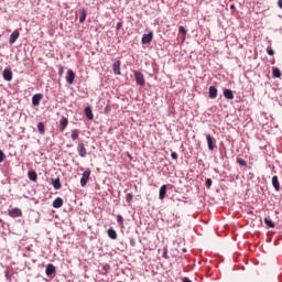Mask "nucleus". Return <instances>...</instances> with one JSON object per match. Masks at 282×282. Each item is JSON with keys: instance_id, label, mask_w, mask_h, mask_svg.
Returning <instances> with one entry per match:
<instances>
[{"instance_id": "nucleus-38", "label": "nucleus", "mask_w": 282, "mask_h": 282, "mask_svg": "<svg viewBox=\"0 0 282 282\" xmlns=\"http://www.w3.org/2000/svg\"><path fill=\"white\" fill-rule=\"evenodd\" d=\"M109 111H111V106L107 105L105 107V113H109Z\"/></svg>"}, {"instance_id": "nucleus-20", "label": "nucleus", "mask_w": 282, "mask_h": 282, "mask_svg": "<svg viewBox=\"0 0 282 282\" xmlns=\"http://www.w3.org/2000/svg\"><path fill=\"white\" fill-rule=\"evenodd\" d=\"M166 185H162L159 189V199H164L166 197Z\"/></svg>"}, {"instance_id": "nucleus-29", "label": "nucleus", "mask_w": 282, "mask_h": 282, "mask_svg": "<svg viewBox=\"0 0 282 282\" xmlns=\"http://www.w3.org/2000/svg\"><path fill=\"white\" fill-rule=\"evenodd\" d=\"M237 163L240 165V166H248V162L241 158H237Z\"/></svg>"}, {"instance_id": "nucleus-41", "label": "nucleus", "mask_w": 282, "mask_h": 282, "mask_svg": "<svg viewBox=\"0 0 282 282\" xmlns=\"http://www.w3.org/2000/svg\"><path fill=\"white\" fill-rule=\"evenodd\" d=\"M130 246H131L132 248H135V240L131 239V240H130Z\"/></svg>"}, {"instance_id": "nucleus-12", "label": "nucleus", "mask_w": 282, "mask_h": 282, "mask_svg": "<svg viewBox=\"0 0 282 282\" xmlns=\"http://www.w3.org/2000/svg\"><path fill=\"white\" fill-rule=\"evenodd\" d=\"M77 12L79 14V23H85L87 19V10H85V8H82Z\"/></svg>"}, {"instance_id": "nucleus-10", "label": "nucleus", "mask_w": 282, "mask_h": 282, "mask_svg": "<svg viewBox=\"0 0 282 282\" xmlns=\"http://www.w3.org/2000/svg\"><path fill=\"white\" fill-rule=\"evenodd\" d=\"M41 100H43V95L36 94L32 97V105L33 107H39L41 105Z\"/></svg>"}, {"instance_id": "nucleus-39", "label": "nucleus", "mask_w": 282, "mask_h": 282, "mask_svg": "<svg viewBox=\"0 0 282 282\" xmlns=\"http://www.w3.org/2000/svg\"><path fill=\"white\" fill-rule=\"evenodd\" d=\"M171 158L172 160H177V152H172Z\"/></svg>"}, {"instance_id": "nucleus-7", "label": "nucleus", "mask_w": 282, "mask_h": 282, "mask_svg": "<svg viewBox=\"0 0 282 282\" xmlns=\"http://www.w3.org/2000/svg\"><path fill=\"white\" fill-rule=\"evenodd\" d=\"M19 36H21V33L19 32V30H14L9 37L10 45H14Z\"/></svg>"}, {"instance_id": "nucleus-17", "label": "nucleus", "mask_w": 282, "mask_h": 282, "mask_svg": "<svg viewBox=\"0 0 282 282\" xmlns=\"http://www.w3.org/2000/svg\"><path fill=\"white\" fill-rule=\"evenodd\" d=\"M55 272H56V267H54V264L52 263H48L45 270L46 276H52V274H54Z\"/></svg>"}, {"instance_id": "nucleus-14", "label": "nucleus", "mask_w": 282, "mask_h": 282, "mask_svg": "<svg viewBox=\"0 0 282 282\" xmlns=\"http://www.w3.org/2000/svg\"><path fill=\"white\" fill-rule=\"evenodd\" d=\"M223 96L227 99V100H235V94H232V91L228 88H225L223 90Z\"/></svg>"}, {"instance_id": "nucleus-44", "label": "nucleus", "mask_w": 282, "mask_h": 282, "mask_svg": "<svg viewBox=\"0 0 282 282\" xmlns=\"http://www.w3.org/2000/svg\"><path fill=\"white\" fill-rule=\"evenodd\" d=\"M183 252H186V249H183Z\"/></svg>"}, {"instance_id": "nucleus-24", "label": "nucleus", "mask_w": 282, "mask_h": 282, "mask_svg": "<svg viewBox=\"0 0 282 282\" xmlns=\"http://www.w3.org/2000/svg\"><path fill=\"white\" fill-rule=\"evenodd\" d=\"M79 137H80V130L78 129L72 130V134H70L72 140L76 141L78 140Z\"/></svg>"}, {"instance_id": "nucleus-28", "label": "nucleus", "mask_w": 282, "mask_h": 282, "mask_svg": "<svg viewBox=\"0 0 282 282\" xmlns=\"http://www.w3.org/2000/svg\"><path fill=\"white\" fill-rule=\"evenodd\" d=\"M162 257H163V259H169V247H164L163 249H162Z\"/></svg>"}, {"instance_id": "nucleus-6", "label": "nucleus", "mask_w": 282, "mask_h": 282, "mask_svg": "<svg viewBox=\"0 0 282 282\" xmlns=\"http://www.w3.org/2000/svg\"><path fill=\"white\" fill-rule=\"evenodd\" d=\"M76 78V73H74V70L68 69L66 73V83L68 85H74V80Z\"/></svg>"}, {"instance_id": "nucleus-37", "label": "nucleus", "mask_w": 282, "mask_h": 282, "mask_svg": "<svg viewBox=\"0 0 282 282\" xmlns=\"http://www.w3.org/2000/svg\"><path fill=\"white\" fill-rule=\"evenodd\" d=\"M64 72H65V68L63 66H59V68H58L59 76H63Z\"/></svg>"}, {"instance_id": "nucleus-11", "label": "nucleus", "mask_w": 282, "mask_h": 282, "mask_svg": "<svg viewBox=\"0 0 282 282\" xmlns=\"http://www.w3.org/2000/svg\"><path fill=\"white\" fill-rule=\"evenodd\" d=\"M67 124H69V119H67V117H62L59 120V131H65V129H67Z\"/></svg>"}, {"instance_id": "nucleus-34", "label": "nucleus", "mask_w": 282, "mask_h": 282, "mask_svg": "<svg viewBox=\"0 0 282 282\" xmlns=\"http://www.w3.org/2000/svg\"><path fill=\"white\" fill-rule=\"evenodd\" d=\"M267 54H269V56H274V50H272V46L267 48Z\"/></svg>"}, {"instance_id": "nucleus-31", "label": "nucleus", "mask_w": 282, "mask_h": 282, "mask_svg": "<svg viewBox=\"0 0 282 282\" xmlns=\"http://www.w3.org/2000/svg\"><path fill=\"white\" fill-rule=\"evenodd\" d=\"M126 202H127L128 204H131V203L133 202V194H132V193H128V194L126 195Z\"/></svg>"}, {"instance_id": "nucleus-32", "label": "nucleus", "mask_w": 282, "mask_h": 282, "mask_svg": "<svg viewBox=\"0 0 282 282\" xmlns=\"http://www.w3.org/2000/svg\"><path fill=\"white\" fill-rule=\"evenodd\" d=\"M178 32H180V34H182L183 36H186V34H187L188 31H186V28L180 26V28H178Z\"/></svg>"}, {"instance_id": "nucleus-30", "label": "nucleus", "mask_w": 282, "mask_h": 282, "mask_svg": "<svg viewBox=\"0 0 282 282\" xmlns=\"http://www.w3.org/2000/svg\"><path fill=\"white\" fill-rule=\"evenodd\" d=\"M264 224H265L269 228H274V223L272 221V219L264 218Z\"/></svg>"}, {"instance_id": "nucleus-27", "label": "nucleus", "mask_w": 282, "mask_h": 282, "mask_svg": "<svg viewBox=\"0 0 282 282\" xmlns=\"http://www.w3.org/2000/svg\"><path fill=\"white\" fill-rule=\"evenodd\" d=\"M101 270H102V274L107 275V274H109V271L111 270V265L106 263L102 265Z\"/></svg>"}, {"instance_id": "nucleus-13", "label": "nucleus", "mask_w": 282, "mask_h": 282, "mask_svg": "<svg viewBox=\"0 0 282 282\" xmlns=\"http://www.w3.org/2000/svg\"><path fill=\"white\" fill-rule=\"evenodd\" d=\"M112 72L116 76H120L122 72L120 70V61H116L112 65Z\"/></svg>"}, {"instance_id": "nucleus-42", "label": "nucleus", "mask_w": 282, "mask_h": 282, "mask_svg": "<svg viewBox=\"0 0 282 282\" xmlns=\"http://www.w3.org/2000/svg\"><path fill=\"white\" fill-rule=\"evenodd\" d=\"M183 282H193V281H191V279H188V278H184Z\"/></svg>"}, {"instance_id": "nucleus-21", "label": "nucleus", "mask_w": 282, "mask_h": 282, "mask_svg": "<svg viewBox=\"0 0 282 282\" xmlns=\"http://www.w3.org/2000/svg\"><path fill=\"white\" fill-rule=\"evenodd\" d=\"M107 235H108V237H109L110 239H113V240L118 239V232H117L116 229H113V228H109V229L107 230Z\"/></svg>"}, {"instance_id": "nucleus-22", "label": "nucleus", "mask_w": 282, "mask_h": 282, "mask_svg": "<svg viewBox=\"0 0 282 282\" xmlns=\"http://www.w3.org/2000/svg\"><path fill=\"white\" fill-rule=\"evenodd\" d=\"M53 208H63V198L57 197L53 200Z\"/></svg>"}, {"instance_id": "nucleus-18", "label": "nucleus", "mask_w": 282, "mask_h": 282, "mask_svg": "<svg viewBox=\"0 0 282 282\" xmlns=\"http://www.w3.org/2000/svg\"><path fill=\"white\" fill-rule=\"evenodd\" d=\"M2 76H3L4 80L10 83L12 80V70L10 68L4 69L2 73Z\"/></svg>"}, {"instance_id": "nucleus-26", "label": "nucleus", "mask_w": 282, "mask_h": 282, "mask_svg": "<svg viewBox=\"0 0 282 282\" xmlns=\"http://www.w3.org/2000/svg\"><path fill=\"white\" fill-rule=\"evenodd\" d=\"M272 74H273V78H281V69L273 67Z\"/></svg>"}, {"instance_id": "nucleus-5", "label": "nucleus", "mask_w": 282, "mask_h": 282, "mask_svg": "<svg viewBox=\"0 0 282 282\" xmlns=\"http://www.w3.org/2000/svg\"><path fill=\"white\" fill-rule=\"evenodd\" d=\"M153 41V32H149L148 34H143L141 39L142 45H149Z\"/></svg>"}, {"instance_id": "nucleus-36", "label": "nucleus", "mask_w": 282, "mask_h": 282, "mask_svg": "<svg viewBox=\"0 0 282 282\" xmlns=\"http://www.w3.org/2000/svg\"><path fill=\"white\" fill-rule=\"evenodd\" d=\"M210 186H213V180L207 178V180H206V187H207V188H210Z\"/></svg>"}, {"instance_id": "nucleus-3", "label": "nucleus", "mask_w": 282, "mask_h": 282, "mask_svg": "<svg viewBox=\"0 0 282 282\" xmlns=\"http://www.w3.org/2000/svg\"><path fill=\"white\" fill-rule=\"evenodd\" d=\"M91 175V170L87 169L80 178V186L85 187L87 186V182H89V177Z\"/></svg>"}, {"instance_id": "nucleus-16", "label": "nucleus", "mask_w": 282, "mask_h": 282, "mask_svg": "<svg viewBox=\"0 0 282 282\" xmlns=\"http://www.w3.org/2000/svg\"><path fill=\"white\" fill-rule=\"evenodd\" d=\"M272 186H273L274 191H276V192L281 191V183L279 182V176L274 175L272 177Z\"/></svg>"}, {"instance_id": "nucleus-25", "label": "nucleus", "mask_w": 282, "mask_h": 282, "mask_svg": "<svg viewBox=\"0 0 282 282\" xmlns=\"http://www.w3.org/2000/svg\"><path fill=\"white\" fill-rule=\"evenodd\" d=\"M37 131L41 135H45V123L39 122L37 123Z\"/></svg>"}, {"instance_id": "nucleus-40", "label": "nucleus", "mask_w": 282, "mask_h": 282, "mask_svg": "<svg viewBox=\"0 0 282 282\" xmlns=\"http://www.w3.org/2000/svg\"><path fill=\"white\" fill-rule=\"evenodd\" d=\"M122 25H123L122 22H118V23H117V31H120V30L122 29Z\"/></svg>"}, {"instance_id": "nucleus-35", "label": "nucleus", "mask_w": 282, "mask_h": 282, "mask_svg": "<svg viewBox=\"0 0 282 282\" xmlns=\"http://www.w3.org/2000/svg\"><path fill=\"white\" fill-rule=\"evenodd\" d=\"M6 160V153L0 149V164Z\"/></svg>"}, {"instance_id": "nucleus-8", "label": "nucleus", "mask_w": 282, "mask_h": 282, "mask_svg": "<svg viewBox=\"0 0 282 282\" xmlns=\"http://www.w3.org/2000/svg\"><path fill=\"white\" fill-rule=\"evenodd\" d=\"M77 152H78V155H80L82 158H87V149L85 148V143L83 142L78 143Z\"/></svg>"}, {"instance_id": "nucleus-9", "label": "nucleus", "mask_w": 282, "mask_h": 282, "mask_svg": "<svg viewBox=\"0 0 282 282\" xmlns=\"http://www.w3.org/2000/svg\"><path fill=\"white\" fill-rule=\"evenodd\" d=\"M51 184L55 191H61L63 188V184H61V178H51Z\"/></svg>"}, {"instance_id": "nucleus-1", "label": "nucleus", "mask_w": 282, "mask_h": 282, "mask_svg": "<svg viewBox=\"0 0 282 282\" xmlns=\"http://www.w3.org/2000/svg\"><path fill=\"white\" fill-rule=\"evenodd\" d=\"M133 76L137 85H140V87H144V85H147V80L144 79V74H142V72L134 70Z\"/></svg>"}, {"instance_id": "nucleus-43", "label": "nucleus", "mask_w": 282, "mask_h": 282, "mask_svg": "<svg viewBox=\"0 0 282 282\" xmlns=\"http://www.w3.org/2000/svg\"><path fill=\"white\" fill-rule=\"evenodd\" d=\"M6 276H8V271H6Z\"/></svg>"}, {"instance_id": "nucleus-2", "label": "nucleus", "mask_w": 282, "mask_h": 282, "mask_svg": "<svg viewBox=\"0 0 282 282\" xmlns=\"http://www.w3.org/2000/svg\"><path fill=\"white\" fill-rule=\"evenodd\" d=\"M206 141L209 151H215V149H217V139H215V137L206 134Z\"/></svg>"}, {"instance_id": "nucleus-33", "label": "nucleus", "mask_w": 282, "mask_h": 282, "mask_svg": "<svg viewBox=\"0 0 282 282\" xmlns=\"http://www.w3.org/2000/svg\"><path fill=\"white\" fill-rule=\"evenodd\" d=\"M117 224H119V226H122V224H124V218H122V215L117 216Z\"/></svg>"}, {"instance_id": "nucleus-23", "label": "nucleus", "mask_w": 282, "mask_h": 282, "mask_svg": "<svg viewBox=\"0 0 282 282\" xmlns=\"http://www.w3.org/2000/svg\"><path fill=\"white\" fill-rule=\"evenodd\" d=\"M28 177L31 180V182H36V180H39V175L34 171H29Z\"/></svg>"}, {"instance_id": "nucleus-19", "label": "nucleus", "mask_w": 282, "mask_h": 282, "mask_svg": "<svg viewBox=\"0 0 282 282\" xmlns=\"http://www.w3.org/2000/svg\"><path fill=\"white\" fill-rule=\"evenodd\" d=\"M217 94H218V90H217V88L215 87V86H210L209 87V98L212 99V100H215V98H217Z\"/></svg>"}, {"instance_id": "nucleus-15", "label": "nucleus", "mask_w": 282, "mask_h": 282, "mask_svg": "<svg viewBox=\"0 0 282 282\" xmlns=\"http://www.w3.org/2000/svg\"><path fill=\"white\" fill-rule=\"evenodd\" d=\"M84 113L88 120H94V110H91V106H87L84 109Z\"/></svg>"}, {"instance_id": "nucleus-4", "label": "nucleus", "mask_w": 282, "mask_h": 282, "mask_svg": "<svg viewBox=\"0 0 282 282\" xmlns=\"http://www.w3.org/2000/svg\"><path fill=\"white\" fill-rule=\"evenodd\" d=\"M9 217L17 218V217H23V212L21 208L14 207L12 209L8 210Z\"/></svg>"}]
</instances>
